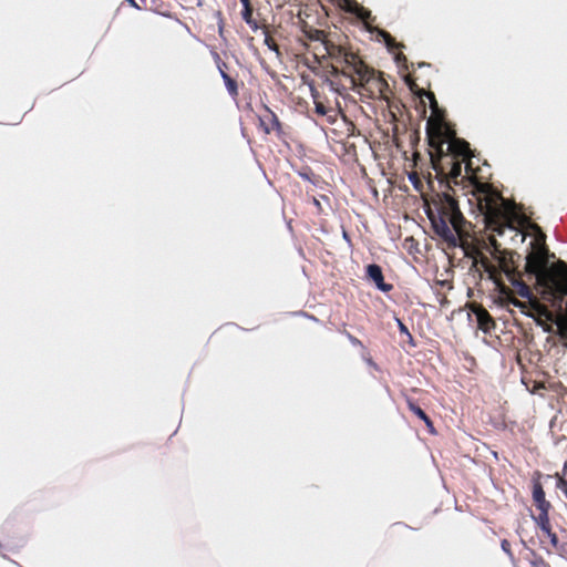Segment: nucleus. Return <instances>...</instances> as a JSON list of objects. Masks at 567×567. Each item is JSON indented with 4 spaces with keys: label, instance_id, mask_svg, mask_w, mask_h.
Instances as JSON below:
<instances>
[{
    "label": "nucleus",
    "instance_id": "1",
    "mask_svg": "<svg viewBox=\"0 0 567 567\" xmlns=\"http://www.w3.org/2000/svg\"><path fill=\"white\" fill-rule=\"evenodd\" d=\"M412 93L420 97L422 113L425 115V101L429 100L432 115L426 122V135L431 148L433 168L443 188L436 203V213L427 212L434 234L443 245V250L452 266H458L461 259H456L451 252L461 247V210L454 186L458 185L461 175V138L456 136L454 125L445 117V110L439 106L433 92L420 87L412 74L405 79Z\"/></svg>",
    "mask_w": 567,
    "mask_h": 567
},
{
    "label": "nucleus",
    "instance_id": "34",
    "mask_svg": "<svg viewBox=\"0 0 567 567\" xmlns=\"http://www.w3.org/2000/svg\"><path fill=\"white\" fill-rule=\"evenodd\" d=\"M533 228L537 229L540 233V239L545 240V235L540 231L539 227L537 225H534Z\"/></svg>",
    "mask_w": 567,
    "mask_h": 567
},
{
    "label": "nucleus",
    "instance_id": "26",
    "mask_svg": "<svg viewBox=\"0 0 567 567\" xmlns=\"http://www.w3.org/2000/svg\"><path fill=\"white\" fill-rule=\"evenodd\" d=\"M342 333L348 338V340L351 342L352 346L365 350V347L360 339H358L357 337H354L347 330H343Z\"/></svg>",
    "mask_w": 567,
    "mask_h": 567
},
{
    "label": "nucleus",
    "instance_id": "17",
    "mask_svg": "<svg viewBox=\"0 0 567 567\" xmlns=\"http://www.w3.org/2000/svg\"><path fill=\"white\" fill-rule=\"evenodd\" d=\"M379 34L382 37V39L384 40V43L386 45V48L389 50H392V49H399V48H403L404 45L402 43H398L395 41V39L386 31L384 30H380L379 31Z\"/></svg>",
    "mask_w": 567,
    "mask_h": 567
},
{
    "label": "nucleus",
    "instance_id": "23",
    "mask_svg": "<svg viewBox=\"0 0 567 567\" xmlns=\"http://www.w3.org/2000/svg\"><path fill=\"white\" fill-rule=\"evenodd\" d=\"M355 17L358 19H360L362 22H364L365 24H368L369 21L372 19L371 11L365 9L362 6L359 7V9L355 13Z\"/></svg>",
    "mask_w": 567,
    "mask_h": 567
},
{
    "label": "nucleus",
    "instance_id": "35",
    "mask_svg": "<svg viewBox=\"0 0 567 567\" xmlns=\"http://www.w3.org/2000/svg\"><path fill=\"white\" fill-rule=\"evenodd\" d=\"M396 60H398V61H402V60H403V61H406V58H405V55H403L402 53H400V54H398Z\"/></svg>",
    "mask_w": 567,
    "mask_h": 567
},
{
    "label": "nucleus",
    "instance_id": "38",
    "mask_svg": "<svg viewBox=\"0 0 567 567\" xmlns=\"http://www.w3.org/2000/svg\"><path fill=\"white\" fill-rule=\"evenodd\" d=\"M134 8H135V4H138L137 2H135V0H127Z\"/></svg>",
    "mask_w": 567,
    "mask_h": 567
},
{
    "label": "nucleus",
    "instance_id": "14",
    "mask_svg": "<svg viewBox=\"0 0 567 567\" xmlns=\"http://www.w3.org/2000/svg\"><path fill=\"white\" fill-rule=\"evenodd\" d=\"M406 404H408L409 410L413 414H415L419 419H421L425 423L429 431L431 433H433L434 432L433 422L427 416V414L410 398H406Z\"/></svg>",
    "mask_w": 567,
    "mask_h": 567
},
{
    "label": "nucleus",
    "instance_id": "8",
    "mask_svg": "<svg viewBox=\"0 0 567 567\" xmlns=\"http://www.w3.org/2000/svg\"><path fill=\"white\" fill-rule=\"evenodd\" d=\"M264 110L265 112L259 115V123L265 134L275 132L281 135L284 132L278 116L268 106H265Z\"/></svg>",
    "mask_w": 567,
    "mask_h": 567
},
{
    "label": "nucleus",
    "instance_id": "13",
    "mask_svg": "<svg viewBox=\"0 0 567 567\" xmlns=\"http://www.w3.org/2000/svg\"><path fill=\"white\" fill-rule=\"evenodd\" d=\"M261 25L262 27H260L259 30H261L265 35V39H264L265 45H267L269 50L276 52V54L279 56L281 54L280 49H279V45L277 44L276 40L272 37L271 27L269 24H267L264 19H262Z\"/></svg>",
    "mask_w": 567,
    "mask_h": 567
},
{
    "label": "nucleus",
    "instance_id": "19",
    "mask_svg": "<svg viewBox=\"0 0 567 567\" xmlns=\"http://www.w3.org/2000/svg\"><path fill=\"white\" fill-rule=\"evenodd\" d=\"M147 10H152V11L157 12V13L163 14V16H167L168 14V6L165 4L161 0H151V3L148 6Z\"/></svg>",
    "mask_w": 567,
    "mask_h": 567
},
{
    "label": "nucleus",
    "instance_id": "12",
    "mask_svg": "<svg viewBox=\"0 0 567 567\" xmlns=\"http://www.w3.org/2000/svg\"><path fill=\"white\" fill-rule=\"evenodd\" d=\"M507 279L511 281L518 296L526 299H530L533 297L529 286L522 279V274L519 271L517 275H513Z\"/></svg>",
    "mask_w": 567,
    "mask_h": 567
},
{
    "label": "nucleus",
    "instance_id": "7",
    "mask_svg": "<svg viewBox=\"0 0 567 567\" xmlns=\"http://www.w3.org/2000/svg\"><path fill=\"white\" fill-rule=\"evenodd\" d=\"M467 319L471 324H474L476 329L485 333L491 332L495 328V321L489 312L478 303L468 305Z\"/></svg>",
    "mask_w": 567,
    "mask_h": 567
},
{
    "label": "nucleus",
    "instance_id": "30",
    "mask_svg": "<svg viewBox=\"0 0 567 567\" xmlns=\"http://www.w3.org/2000/svg\"><path fill=\"white\" fill-rule=\"evenodd\" d=\"M138 4H135V8L136 9H148V6L151 3V0H140V2H137Z\"/></svg>",
    "mask_w": 567,
    "mask_h": 567
},
{
    "label": "nucleus",
    "instance_id": "11",
    "mask_svg": "<svg viewBox=\"0 0 567 567\" xmlns=\"http://www.w3.org/2000/svg\"><path fill=\"white\" fill-rule=\"evenodd\" d=\"M243 4L241 18L249 25L252 31L259 30L262 27V20L254 17V8L250 0H240Z\"/></svg>",
    "mask_w": 567,
    "mask_h": 567
},
{
    "label": "nucleus",
    "instance_id": "20",
    "mask_svg": "<svg viewBox=\"0 0 567 567\" xmlns=\"http://www.w3.org/2000/svg\"><path fill=\"white\" fill-rule=\"evenodd\" d=\"M213 58H214V61L216 63V66L220 73V76L224 78V74H229L228 72V64L221 60L220 55L218 52L214 51L213 52Z\"/></svg>",
    "mask_w": 567,
    "mask_h": 567
},
{
    "label": "nucleus",
    "instance_id": "33",
    "mask_svg": "<svg viewBox=\"0 0 567 567\" xmlns=\"http://www.w3.org/2000/svg\"><path fill=\"white\" fill-rule=\"evenodd\" d=\"M312 202H313V205H315L319 210H321V204H320V202H319L316 197H313V198H312Z\"/></svg>",
    "mask_w": 567,
    "mask_h": 567
},
{
    "label": "nucleus",
    "instance_id": "29",
    "mask_svg": "<svg viewBox=\"0 0 567 567\" xmlns=\"http://www.w3.org/2000/svg\"><path fill=\"white\" fill-rule=\"evenodd\" d=\"M502 549L511 557L513 558L514 555L512 553L511 543L507 539H503L501 543Z\"/></svg>",
    "mask_w": 567,
    "mask_h": 567
},
{
    "label": "nucleus",
    "instance_id": "22",
    "mask_svg": "<svg viewBox=\"0 0 567 567\" xmlns=\"http://www.w3.org/2000/svg\"><path fill=\"white\" fill-rule=\"evenodd\" d=\"M360 6L361 4H359L355 0H342V2L340 3L341 9L354 16Z\"/></svg>",
    "mask_w": 567,
    "mask_h": 567
},
{
    "label": "nucleus",
    "instance_id": "21",
    "mask_svg": "<svg viewBox=\"0 0 567 567\" xmlns=\"http://www.w3.org/2000/svg\"><path fill=\"white\" fill-rule=\"evenodd\" d=\"M528 563L530 567H550V565L545 561V559L537 555L535 551H530V557L528 558Z\"/></svg>",
    "mask_w": 567,
    "mask_h": 567
},
{
    "label": "nucleus",
    "instance_id": "39",
    "mask_svg": "<svg viewBox=\"0 0 567 567\" xmlns=\"http://www.w3.org/2000/svg\"><path fill=\"white\" fill-rule=\"evenodd\" d=\"M367 361H368L369 364H374L372 359H367Z\"/></svg>",
    "mask_w": 567,
    "mask_h": 567
},
{
    "label": "nucleus",
    "instance_id": "9",
    "mask_svg": "<svg viewBox=\"0 0 567 567\" xmlns=\"http://www.w3.org/2000/svg\"><path fill=\"white\" fill-rule=\"evenodd\" d=\"M367 278L373 281L377 288L383 292L392 290L393 286L384 281L382 268L377 264H371L367 267Z\"/></svg>",
    "mask_w": 567,
    "mask_h": 567
},
{
    "label": "nucleus",
    "instance_id": "15",
    "mask_svg": "<svg viewBox=\"0 0 567 567\" xmlns=\"http://www.w3.org/2000/svg\"><path fill=\"white\" fill-rule=\"evenodd\" d=\"M223 80H224V83H225L228 94L233 99H237L239 95V85H238L237 76H234L230 73L224 74Z\"/></svg>",
    "mask_w": 567,
    "mask_h": 567
},
{
    "label": "nucleus",
    "instance_id": "16",
    "mask_svg": "<svg viewBox=\"0 0 567 567\" xmlns=\"http://www.w3.org/2000/svg\"><path fill=\"white\" fill-rule=\"evenodd\" d=\"M556 487L567 497V462H565L561 473H556Z\"/></svg>",
    "mask_w": 567,
    "mask_h": 567
},
{
    "label": "nucleus",
    "instance_id": "5",
    "mask_svg": "<svg viewBox=\"0 0 567 567\" xmlns=\"http://www.w3.org/2000/svg\"><path fill=\"white\" fill-rule=\"evenodd\" d=\"M341 65L342 69L332 65L331 73L350 78L352 85L360 86L371 99L389 100L392 92L386 80L381 73H377L374 69L367 65L353 49L341 62Z\"/></svg>",
    "mask_w": 567,
    "mask_h": 567
},
{
    "label": "nucleus",
    "instance_id": "10",
    "mask_svg": "<svg viewBox=\"0 0 567 567\" xmlns=\"http://www.w3.org/2000/svg\"><path fill=\"white\" fill-rule=\"evenodd\" d=\"M536 509L538 511V514L536 516H533L535 523L540 529H548V522L549 519V511L551 508L550 502L547 499L538 502L534 504Z\"/></svg>",
    "mask_w": 567,
    "mask_h": 567
},
{
    "label": "nucleus",
    "instance_id": "37",
    "mask_svg": "<svg viewBox=\"0 0 567 567\" xmlns=\"http://www.w3.org/2000/svg\"><path fill=\"white\" fill-rule=\"evenodd\" d=\"M560 331L564 333V332H567V321L566 323L563 326V329H560Z\"/></svg>",
    "mask_w": 567,
    "mask_h": 567
},
{
    "label": "nucleus",
    "instance_id": "24",
    "mask_svg": "<svg viewBox=\"0 0 567 567\" xmlns=\"http://www.w3.org/2000/svg\"><path fill=\"white\" fill-rule=\"evenodd\" d=\"M543 532L544 535H546L549 540H550V544L557 548L558 547V536L551 530V525H550V522H548V529H540Z\"/></svg>",
    "mask_w": 567,
    "mask_h": 567
},
{
    "label": "nucleus",
    "instance_id": "18",
    "mask_svg": "<svg viewBox=\"0 0 567 567\" xmlns=\"http://www.w3.org/2000/svg\"><path fill=\"white\" fill-rule=\"evenodd\" d=\"M545 499H546V496H545V491L543 488V485L540 484L539 481H534L533 482V502H534V504L545 501Z\"/></svg>",
    "mask_w": 567,
    "mask_h": 567
},
{
    "label": "nucleus",
    "instance_id": "2",
    "mask_svg": "<svg viewBox=\"0 0 567 567\" xmlns=\"http://www.w3.org/2000/svg\"><path fill=\"white\" fill-rule=\"evenodd\" d=\"M463 196L467 197L470 213L475 218H481L484 228L503 235L506 228L516 230L511 220L499 206L504 200L489 183L492 177L489 164L474 154L470 143L463 138Z\"/></svg>",
    "mask_w": 567,
    "mask_h": 567
},
{
    "label": "nucleus",
    "instance_id": "36",
    "mask_svg": "<svg viewBox=\"0 0 567 567\" xmlns=\"http://www.w3.org/2000/svg\"><path fill=\"white\" fill-rule=\"evenodd\" d=\"M512 303L514 306H516V307H522L523 306V303L519 300H517V299L513 300Z\"/></svg>",
    "mask_w": 567,
    "mask_h": 567
},
{
    "label": "nucleus",
    "instance_id": "32",
    "mask_svg": "<svg viewBox=\"0 0 567 567\" xmlns=\"http://www.w3.org/2000/svg\"><path fill=\"white\" fill-rule=\"evenodd\" d=\"M327 83H328V85L330 86L331 90L339 91V89L334 86V82L333 81L327 80Z\"/></svg>",
    "mask_w": 567,
    "mask_h": 567
},
{
    "label": "nucleus",
    "instance_id": "6",
    "mask_svg": "<svg viewBox=\"0 0 567 567\" xmlns=\"http://www.w3.org/2000/svg\"><path fill=\"white\" fill-rule=\"evenodd\" d=\"M300 28L307 39L320 42L324 54L338 64H341L348 53L352 51L348 37L343 34L326 33L323 30L309 25L306 21H301Z\"/></svg>",
    "mask_w": 567,
    "mask_h": 567
},
{
    "label": "nucleus",
    "instance_id": "4",
    "mask_svg": "<svg viewBox=\"0 0 567 567\" xmlns=\"http://www.w3.org/2000/svg\"><path fill=\"white\" fill-rule=\"evenodd\" d=\"M532 247V251L526 257L525 272L535 277L540 286L551 289L553 306L560 311L556 324L563 329L567 321V265L558 260L548 267L546 245L544 243L537 245L536 241H533Z\"/></svg>",
    "mask_w": 567,
    "mask_h": 567
},
{
    "label": "nucleus",
    "instance_id": "27",
    "mask_svg": "<svg viewBox=\"0 0 567 567\" xmlns=\"http://www.w3.org/2000/svg\"><path fill=\"white\" fill-rule=\"evenodd\" d=\"M316 113L319 115H326L328 113V109L326 107L322 101L315 102Z\"/></svg>",
    "mask_w": 567,
    "mask_h": 567
},
{
    "label": "nucleus",
    "instance_id": "31",
    "mask_svg": "<svg viewBox=\"0 0 567 567\" xmlns=\"http://www.w3.org/2000/svg\"><path fill=\"white\" fill-rule=\"evenodd\" d=\"M398 322H399L400 332L405 333L406 336L411 337V333L409 332L406 326L400 320Z\"/></svg>",
    "mask_w": 567,
    "mask_h": 567
},
{
    "label": "nucleus",
    "instance_id": "25",
    "mask_svg": "<svg viewBox=\"0 0 567 567\" xmlns=\"http://www.w3.org/2000/svg\"><path fill=\"white\" fill-rule=\"evenodd\" d=\"M476 367L477 364L473 357L463 355V369L474 372Z\"/></svg>",
    "mask_w": 567,
    "mask_h": 567
},
{
    "label": "nucleus",
    "instance_id": "3",
    "mask_svg": "<svg viewBox=\"0 0 567 567\" xmlns=\"http://www.w3.org/2000/svg\"><path fill=\"white\" fill-rule=\"evenodd\" d=\"M471 227V223H468ZM467 221L463 218V258L471 259L472 267L478 271H484L488 275L505 293L508 288L502 282V272L506 277L517 275L518 270L515 265V252L501 249V245L493 235L478 239L476 237L470 239L467 230Z\"/></svg>",
    "mask_w": 567,
    "mask_h": 567
},
{
    "label": "nucleus",
    "instance_id": "28",
    "mask_svg": "<svg viewBox=\"0 0 567 567\" xmlns=\"http://www.w3.org/2000/svg\"><path fill=\"white\" fill-rule=\"evenodd\" d=\"M309 89H310V93H311V97L313 100V103L318 102V101H322L321 100V95H320L318 89L316 87V85L313 83L309 84Z\"/></svg>",
    "mask_w": 567,
    "mask_h": 567
}]
</instances>
